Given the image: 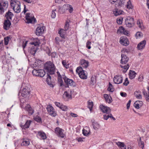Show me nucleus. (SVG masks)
Returning a JSON list of instances; mask_svg holds the SVG:
<instances>
[{
    "label": "nucleus",
    "instance_id": "nucleus-41",
    "mask_svg": "<svg viewBox=\"0 0 149 149\" xmlns=\"http://www.w3.org/2000/svg\"><path fill=\"white\" fill-rule=\"evenodd\" d=\"M10 39V38L7 36L6 37H5L4 38V44L5 45H7L9 41V39Z\"/></svg>",
    "mask_w": 149,
    "mask_h": 149
},
{
    "label": "nucleus",
    "instance_id": "nucleus-63",
    "mask_svg": "<svg viewBox=\"0 0 149 149\" xmlns=\"http://www.w3.org/2000/svg\"><path fill=\"white\" fill-rule=\"evenodd\" d=\"M121 19L120 18L117 19V22L118 24H121Z\"/></svg>",
    "mask_w": 149,
    "mask_h": 149
},
{
    "label": "nucleus",
    "instance_id": "nucleus-10",
    "mask_svg": "<svg viewBox=\"0 0 149 149\" xmlns=\"http://www.w3.org/2000/svg\"><path fill=\"white\" fill-rule=\"evenodd\" d=\"M47 109L49 115L55 117L56 115V113L54 111V108L51 105H47Z\"/></svg>",
    "mask_w": 149,
    "mask_h": 149
},
{
    "label": "nucleus",
    "instance_id": "nucleus-32",
    "mask_svg": "<svg viewBox=\"0 0 149 149\" xmlns=\"http://www.w3.org/2000/svg\"><path fill=\"white\" fill-rule=\"evenodd\" d=\"M129 67V65L128 64L124 65H122V71L124 73H125Z\"/></svg>",
    "mask_w": 149,
    "mask_h": 149
},
{
    "label": "nucleus",
    "instance_id": "nucleus-62",
    "mask_svg": "<svg viewBox=\"0 0 149 149\" xmlns=\"http://www.w3.org/2000/svg\"><path fill=\"white\" fill-rule=\"evenodd\" d=\"M70 115L73 117H76L77 116V114L72 113H71L70 114Z\"/></svg>",
    "mask_w": 149,
    "mask_h": 149
},
{
    "label": "nucleus",
    "instance_id": "nucleus-11",
    "mask_svg": "<svg viewBox=\"0 0 149 149\" xmlns=\"http://www.w3.org/2000/svg\"><path fill=\"white\" fill-rule=\"evenodd\" d=\"M8 6V2L7 1H5L4 2L0 3V10L1 13L4 12V10L6 9Z\"/></svg>",
    "mask_w": 149,
    "mask_h": 149
},
{
    "label": "nucleus",
    "instance_id": "nucleus-61",
    "mask_svg": "<svg viewBox=\"0 0 149 149\" xmlns=\"http://www.w3.org/2000/svg\"><path fill=\"white\" fill-rule=\"evenodd\" d=\"M104 98L105 99V100H106L107 99H108V98H111V96H108L107 94H104Z\"/></svg>",
    "mask_w": 149,
    "mask_h": 149
},
{
    "label": "nucleus",
    "instance_id": "nucleus-35",
    "mask_svg": "<svg viewBox=\"0 0 149 149\" xmlns=\"http://www.w3.org/2000/svg\"><path fill=\"white\" fill-rule=\"evenodd\" d=\"M58 83L60 84V86H61L63 84V81L62 79L61 76H60L59 77H58Z\"/></svg>",
    "mask_w": 149,
    "mask_h": 149
},
{
    "label": "nucleus",
    "instance_id": "nucleus-40",
    "mask_svg": "<svg viewBox=\"0 0 149 149\" xmlns=\"http://www.w3.org/2000/svg\"><path fill=\"white\" fill-rule=\"evenodd\" d=\"M139 146L142 148L143 149L144 147V142L141 140V138L140 137L139 139Z\"/></svg>",
    "mask_w": 149,
    "mask_h": 149
},
{
    "label": "nucleus",
    "instance_id": "nucleus-48",
    "mask_svg": "<svg viewBox=\"0 0 149 149\" xmlns=\"http://www.w3.org/2000/svg\"><path fill=\"white\" fill-rule=\"evenodd\" d=\"M91 84L93 85L96 82V80L95 77H92L91 78Z\"/></svg>",
    "mask_w": 149,
    "mask_h": 149
},
{
    "label": "nucleus",
    "instance_id": "nucleus-33",
    "mask_svg": "<svg viewBox=\"0 0 149 149\" xmlns=\"http://www.w3.org/2000/svg\"><path fill=\"white\" fill-rule=\"evenodd\" d=\"M122 33H123L127 36L130 35L129 32L127 30H125L122 26Z\"/></svg>",
    "mask_w": 149,
    "mask_h": 149
},
{
    "label": "nucleus",
    "instance_id": "nucleus-52",
    "mask_svg": "<svg viewBox=\"0 0 149 149\" xmlns=\"http://www.w3.org/2000/svg\"><path fill=\"white\" fill-rule=\"evenodd\" d=\"M45 48L46 49H45L44 48V50L48 54H49L50 53V50L49 48L47 47H45Z\"/></svg>",
    "mask_w": 149,
    "mask_h": 149
},
{
    "label": "nucleus",
    "instance_id": "nucleus-9",
    "mask_svg": "<svg viewBox=\"0 0 149 149\" xmlns=\"http://www.w3.org/2000/svg\"><path fill=\"white\" fill-rule=\"evenodd\" d=\"M45 29V27L42 25H39L38 26L36 31V35L38 36L42 35Z\"/></svg>",
    "mask_w": 149,
    "mask_h": 149
},
{
    "label": "nucleus",
    "instance_id": "nucleus-31",
    "mask_svg": "<svg viewBox=\"0 0 149 149\" xmlns=\"http://www.w3.org/2000/svg\"><path fill=\"white\" fill-rule=\"evenodd\" d=\"M30 144V142L28 139H24L21 143L22 146H28Z\"/></svg>",
    "mask_w": 149,
    "mask_h": 149
},
{
    "label": "nucleus",
    "instance_id": "nucleus-27",
    "mask_svg": "<svg viewBox=\"0 0 149 149\" xmlns=\"http://www.w3.org/2000/svg\"><path fill=\"white\" fill-rule=\"evenodd\" d=\"M31 122V120H27L25 124L24 125L22 126V128L24 129L28 128L29 127Z\"/></svg>",
    "mask_w": 149,
    "mask_h": 149
},
{
    "label": "nucleus",
    "instance_id": "nucleus-14",
    "mask_svg": "<svg viewBox=\"0 0 149 149\" xmlns=\"http://www.w3.org/2000/svg\"><path fill=\"white\" fill-rule=\"evenodd\" d=\"M30 13H27L26 15L25 19L27 21V23H31L33 21L36 20V19L34 17H30Z\"/></svg>",
    "mask_w": 149,
    "mask_h": 149
},
{
    "label": "nucleus",
    "instance_id": "nucleus-22",
    "mask_svg": "<svg viewBox=\"0 0 149 149\" xmlns=\"http://www.w3.org/2000/svg\"><path fill=\"white\" fill-rule=\"evenodd\" d=\"M136 74V73L134 71L130 70L129 74L130 78L131 79H133L135 77Z\"/></svg>",
    "mask_w": 149,
    "mask_h": 149
},
{
    "label": "nucleus",
    "instance_id": "nucleus-49",
    "mask_svg": "<svg viewBox=\"0 0 149 149\" xmlns=\"http://www.w3.org/2000/svg\"><path fill=\"white\" fill-rule=\"evenodd\" d=\"M64 95L68 98H70L71 97V96L70 94H69L68 93L65 91L64 93Z\"/></svg>",
    "mask_w": 149,
    "mask_h": 149
},
{
    "label": "nucleus",
    "instance_id": "nucleus-19",
    "mask_svg": "<svg viewBox=\"0 0 149 149\" xmlns=\"http://www.w3.org/2000/svg\"><path fill=\"white\" fill-rule=\"evenodd\" d=\"M110 118L111 119H113V120H115V118L112 116L111 113H106L103 115V118L104 119L107 120L109 118Z\"/></svg>",
    "mask_w": 149,
    "mask_h": 149
},
{
    "label": "nucleus",
    "instance_id": "nucleus-2",
    "mask_svg": "<svg viewBox=\"0 0 149 149\" xmlns=\"http://www.w3.org/2000/svg\"><path fill=\"white\" fill-rule=\"evenodd\" d=\"M76 71L78 73L80 78L82 79H86L87 78V74L85 72L86 71L83 70L81 67L79 66L77 68Z\"/></svg>",
    "mask_w": 149,
    "mask_h": 149
},
{
    "label": "nucleus",
    "instance_id": "nucleus-60",
    "mask_svg": "<svg viewBox=\"0 0 149 149\" xmlns=\"http://www.w3.org/2000/svg\"><path fill=\"white\" fill-rule=\"evenodd\" d=\"M106 102H108V103H110L111 102V98H108V99L105 100Z\"/></svg>",
    "mask_w": 149,
    "mask_h": 149
},
{
    "label": "nucleus",
    "instance_id": "nucleus-45",
    "mask_svg": "<svg viewBox=\"0 0 149 149\" xmlns=\"http://www.w3.org/2000/svg\"><path fill=\"white\" fill-rule=\"evenodd\" d=\"M69 27V24L68 22L67 21L66 22L65 24V25L64 29L65 31L67 30Z\"/></svg>",
    "mask_w": 149,
    "mask_h": 149
},
{
    "label": "nucleus",
    "instance_id": "nucleus-44",
    "mask_svg": "<svg viewBox=\"0 0 149 149\" xmlns=\"http://www.w3.org/2000/svg\"><path fill=\"white\" fill-rule=\"evenodd\" d=\"M56 11V10L55 9L54 10H53L52 11L51 14V17L53 18H54L56 16V13L55 11Z\"/></svg>",
    "mask_w": 149,
    "mask_h": 149
},
{
    "label": "nucleus",
    "instance_id": "nucleus-38",
    "mask_svg": "<svg viewBox=\"0 0 149 149\" xmlns=\"http://www.w3.org/2000/svg\"><path fill=\"white\" fill-rule=\"evenodd\" d=\"M65 6H67V8H70L68 9H69V11L70 13H71L73 11V7H72V6H71L70 5L68 4H67L66 5H65Z\"/></svg>",
    "mask_w": 149,
    "mask_h": 149
},
{
    "label": "nucleus",
    "instance_id": "nucleus-5",
    "mask_svg": "<svg viewBox=\"0 0 149 149\" xmlns=\"http://www.w3.org/2000/svg\"><path fill=\"white\" fill-rule=\"evenodd\" d=\"M125 24L127 27L131 28L134 25V19L130 16H127L125 19Z\"/></svg>",
    "mask_w": 149,
    "mask_h": 149
},
{
    "label": "nucleus",
    "instance_id": "nucleus-6",
    "mask_svg": "<svg viewBox=\"0 0 149 149\" xmlns=\"http://www.w3.org/2000/svg\"><path fill=\"white\" fill-rule=\"evenodd\" d=\"M64 82L66 84L65 86V87H69V86L74 87L76 86V83L74 81L70 79H69L66 77L63 78Z\"/></svg>",
    "mask_w": 149,
    "mask_h": 149
},
{
    "label": "nucleus",
    "instance_id": "nucleus-37",
    "mask_svg": "<svg viewBox=\"0 0 149 149\" xmlns=\"http://www.w3.org/2000/svg\"><path fill=\"white\" fill-rule=\"evenodd\" d=\"M34 119L38 123H42V119L39 116H36L34 118Z\"/></svg>",
    "mask_w": 149,
    "mask_h": 149
},
{
    "label": "nucleus",
    "instance_id": "nucleus-64",
    "mask_svg": "<svg viewBox=\"0 0 149 149\" xmlns=\"http://www.w3.org/2000/svg\"><path fill=\"white\" fill-rule=\"evenodd\" d=\"M122 149H126V146L123 142H122Z\"/></svg>",
    "mask_w": 149,
    "mask_h": 149
},
{
    "label": "nucleus",
    "instance_id": "nucleus-56",
    "mask_svg": "<svg viewBox=\"0 0 149 149\" xmlns=\"http://www.w3.org/2000/svg\"><path fill=\"white\" fill-rule=\"evenodd\" d=\"M62 104H61V103H60L59 102H56L55 103V105H56L57 106V107H59L60 108H61V105H62Z\"/></svg>",
    "mask_w": 149,
    "mask_h": 149
},
{
    "label": "nucleus",
    "instance_id": "nucleus-57",
    "mask_svg": "<svg viewBox=\"0 0 149 149\" xmlns=\"http://www.w3.org/2000/svg\"><path fill=\"white\" fill-rule=\"evenodd\" d=\"M143 95L145 97L148 95V94H147V93L146 92V91L145 90H143Z\"/></svg>",
    "mask_w": 149,
    "mask_h": 149
},
{
    "label": "nucleus",
    "instance_id": "nucleus-23",
    "mask_svg": "<svg viewBox=\"0 0 149 149\" xmlns=\"http://www.w3.org/2000/svg\"><path fill=\"white\" fill-rule=\"evenodd\" d=\"M26 110L31 115L34 113V110L29 105H27L25 107Z\"/></svg>",
    "mask_w": 149,
    "mask_h": 149
},
{
    "label": "nucleus",
    "instance_id": "nucleus-16",
    "mask_svg": "<svg viewBox=\"0 0 149 149\" xmlns=\"http://www.w3.org/2000/svg\"><path fill=\"white\" fill-rule=\"evenodd\" d=\"M146 43V41L145 40H144L141 42H140L137 45V48L139 49H142L145 47Z\"/></svg>",
    "mask_w": 149,
    "mask_h": 149
},
{
    "label": "nucleus",
    "instance_id": "nucleus-24",
    "mask_svg": "<svg viewBox=\"0 0 149 149\" xmlns=\"http://www.w3.org/2000/svg\"><path fill=\"white\" fill-rule=\"evenodd\" d=\"M80 63L82 67L84 68H86L88 65V63L84 60L81 61Z\"/></svg>",
    "mask_w": 149,
    "mask_h": 149
},
{
    "label": "nucleus",
    "instance_id": "nucleus-13",
    "mask_svg": "<svg viewBox=\"0 0 149 149\" xmlns=\"http://www.w3.org/2000/svg\"><path fill=\"white\" fill-rule=\"evenodd\" d=\"M100 107L102 111L104 113H109L111 111L109 107L105 106L103 105H100Z\"/></svg>",
    "mask_w": 149,
    "mask_h": 149
},
{
    "label": "nucleus",
    "instance_id": "nucleus-42",
    "mask_svg": "<svg viewBox=\"0 0 149 149\" xmlns=\"http://www.w3.org/2000/svg\"><path fill=\"white\" fill-rule=\"evenodd\" d=\"M60 109L63 111H67L68 109V108L67 106L63 105L62 104Z\"/></svg>",
    "mask_w": 149,
    "mask_h": 149
},
{
    "label": "nucleus",
    "instance_id": "nucleus-12",
    "mask_svg": "<svg viewBox=\"0 0 149 149\" xmlns=\"http://www.w3.org/2000/svg\"><path fill=\"white\" fill-rule=\"evenodd\" d=\"M11 21L10 20L6 19L4 21L3 28L4 29L7 30L10 28Z\"/></svg>",
    "mask_w": 149,
    "mask_h": 149
},
{
    "label": "nucleus",
    "instance_id": "nucleus-17",
    "mask_svg": "<svg viewBox=\"0 0 149 149\" xmlns=\"http://www.w3.org/2000/svg\"><path fill=\"white\" fill-rule=\"evenodd\" d=\"M113 81L115 84H118L121 83V76L116 75L113 78Z\"/></svg>",
    "mask_w": 149,
    "mask_h": 149
},
{
    "label": "nucleus",
    "instance_id": "nucleus-58",
    "mask_svg": "<svg viewBox=\"0 0 149 149\" xmlns=\"http://www.w3.org/2000/svg\"><path fill=\"white\" fill-rule=\"evenodd\" d=\"M117 34H120L121 33V26H120L119 29L117 30Z\"/></svg>",
    "mask_w": 149,
    "mask_h": 149
},
{
    "label": "nucleus",
    "instance_id": "nucleus-7",
    "mask_svg": "<svg viewBox=\"0 0 149 149\" xmlns=\"http://www.w3.org/2000/svg\"><path fill=\"white\" fill-rule=\"evenodd\" d=\"M64 131V130L62 129L57 127L55 129L54 132L58 137L63 138L65 136Z\"/></svg>",
    "mask_w": 149,
    "mask_h": 149
},
{
    "label": "nucleus",
    "instance_id": "nucleus-46",
    "mask_svg": "<svg viewBox=\"0 0 149 149\" xmlns=\"http://www.w3.org/2000/svg\"><path fill=\"white\" fill-rule=\"evenodd\" d=\"M91 42L88 41L86 43V47L88 49H90L91 48Z\"/></svg>",
    "mask_w": 149,
    "mask_h": 149
},
{
    "label": "nucleus",
    "instance_id": "nucleus-50",
    "mask_svg": "<svg viewBox=\"0 0 149 149\" xmlns=\"http://www.w3.org/2000/svg\"><path fill=\"white\" fill-rule=\"evenodd\" d=\"M129 82L128 81V78H126L125 79V82L123 83L124 85L125 86H127L129 84Z\"/></svg>",
    "mask_w": 149,
    "mask_h": 149
},
{
    "label": "nucleus",
    "instance_id": "nucleus-3",
    "mask_svg": "<svg viewBox=\"0 0 149 149\" xmlns=\"http://www.w3.org/2000/svg\"><path fill=\"white\" fill-rule=\"evenodd\" d=\"M30 44L32 45H34V46L30 47L28 49V52L31 54L34 55L35 54L37 51V46L39 44L37 42H30Z\"/></svg>",
    "mask_w": 149,
    "mask_h": 149
},
{
    "label": "nucleus",
    "instance_id": "nucleus-54",
    "mask_svg": "<svg viewBox=\"0 0 149 149\" xmlns=\"http://www.w3.org/2000/svg\"><path fill=\"white\" fill-rule=\"evenodd\" d=\"M27 41H26L25 42H23V45H22V47L23 49H24L25 48L26 46V44L28 42Z\"/></svg>",
    "mask_w": 149,
    "mask_h": 149
},
{
    "label": "nucleus",
    "instance_id": "nucleus-43",
    "mask_svg": "<svg viewBox=\"0 0 149 149\" xmlns=\"http://www.w3.org/2000/svg\"><path fill=\"white\" fill-rule=\"evenodd\" d=\"M135 36L136 38L140 37L143 36L142 33L140 32H137L135 34Z\"/></svg>",
    "mask_w": 149,
    "mask_h": 149
},
{
    "label": "nucleus",
    "instance_id": "nucleus-34",
    "mask_svg": "<svg viewBox=\"0 0 149 149\" xmlns=\"http://www.w3.org/2000/svg\"><path fill=\"white\" fill-rule=\"evenodd\" d=\"M88 108L89 109L90 111H91L93 107V102L92 101L90 102L88 101Z\"/></svg>",
    "mask_w": 149,
    "mask_h": 149
},
{
    "label": "nucleus",
    "instance_id": "nucleus-55",
    "mask_svg": "<svg viewBox=\"0 0 149 149\" xmlns=\"http://www.w3.org/2000/svg\"><path fill=\"white\" fill-rule=\"evenodd\" d=\"M143 79V76L142 75H140L139 77L138 80L140 81H142Z\"/></svg>",
    "mask_w": 149,
    "mask_h": 149
},
{
    "label": "nucleus",
    "instance_id": "nucleus-18",
    "mask_svg": "<svg viewBox=\"0 0 149 149\" xmlns=\"http://www.w3.org/2000/svg\"><path fill=\"white\" fill-rule=\"evenodd\" d=\"M13 15V13L9 10L6 13L5 17L6 18V19L11 20Z\"/></svg>",
    "mask_w": 149,
    "mask_h": 149
},
{
    "label": "nucleus",
    "instance_id": "nucleus-30",
    "mask_svg": "<svg viewBox=\"0 0 149 149\" xmlns=\"http://www.w3.org/2000/svg\"><path fill=\"white\" fill-rule=\"evenodd\" d=\"M92 125L95 130H98L100 127V125L96 122H92Z\"/></svg>",
    "mask_w": 149,
    "mask_h": 149
},
{
    "label": "nucleus",
    "instance_id": "nucleus-15",
    "mask_svg": "<svg viewBox=\"0 0 149 149\" xmlns=\"http://www.w3.org/2000/svg\"><path fill=\"white\" fill-rule=\"evenodd\" d=\"M129 44V42L126 36H122V45L124 46H127Z\"/></svg>",
    "mask_w": 149,
    "mask_h": 149
},
{
    "label": "nucleus",
    "instance_id": "nucleus-36",
    "mask_svg": "<svg viewBox=\"0 0 149 149\" xmlns=\"http://www.w3.org/2000/svg\"><path fill=\"white\" fill-rule=\"evenodd\" d=\"M127 8L129 9H132L133 7V6L132 5V4L131 3V2L130 1H129L127 2Z\"/></svg>",
    "mask_w": 149,
    "mask_h": 149
},
{
    "label": "nucleus",
    "instance_id": "nucleus-20",
    "mask_svg": "<svg viewBox=\"0 0 149 149\" xmlns=\"http://www.w3.org/2000/svg\"><path fill=\"white\" fill-rule=\"evenodd\" d=\"M129 58L126 55L122 54V64H125L127 63Z\"/></svg>",
    "mask_w": 149,
    "mask_h": 149
},
{
    "label": "nucleus",
    "instance_id": "nucleus-28",
    "mask_svg": "<svg viewBox=\"0 0 149 149\" xmlns=\"http://www.w3.org/2000/svg\"><path fill=\"white\" fill-rule=\"evenodd\" d=\"M134 95L136 98L138 99H141L142 98V96L141 94V92L136 91L134 93Z\"/></svg>",
    "mask_w": 149,
    "mask_h": 149
},
{
    "label": "nucleus",
    "instance_id": "nucleus-29",
    "mask_svg": "<svg viewBox=\"0 0 149 149\" xmlns=\"http://www.w3.org/2000/svg\"><path fill=\"white\" fill-rule=\"evenodd\" d=\"M38 135L40 136L41 138L42 139H45L47 138V136H46V134L45 133L43 132H38Z\"/></svg>",
    "mask_w": 149,
    "mask_h": 149
},
{
    "label": "nucleus",
    "instance_id": "nucleus-1",
    "mask_svg": "<svg viewBox=\"0 0 149 149\" xmlns=\"http://www.w3.org/2000/svg\"><path fill=\"white\" fill-rule=\"evenodd\" d=\"M44 69L48 73L47 74V77L46 81L47 84L52 87H54V85L52 84L51 81V77L50 74H54L55 71L54 65L50 61L47 62L44 65Z\"/></svg>",
    "mask_w": 149,
    "mask_h": 149
},
{
    "label": "nucleus",
    "instance_id": "nucleus-25",
    "mask_svg": "<svg viewBox=\"0 0 149 149\" xmlns=\"http://www.w3.org/2000/svg\"><path fill=\"white\" fill-rule=\"evenodd\" d=\"M13 9L15 12L19 13L20 12V5L13 6Z\"/></svg>",
    "mask_w": 149,
    "mask_h": 149
},
{
    "label": "nucleus",
    "instance_id": "nucleus-39",
    "mask_svg": "<svg viewBox=\"0 0 149 149\" xmlns=\"http://www.w3.org/2000/svg\"><path fill=\"white\" fill-rule=\"evenodd\" d=\"M63 30L62 29H61L58 31V33L60 34V36L62 38H65V34L63 33Z\"/></svg>",
    "mask_w": 149,
    "mask_h": 149
},
{
    "label": "nucleus",
    "instance_id": "nucleus-47",
    "mask_svg": "<svg viewBox=\"0 0 149 149\" xmlns=\"http://www.w3.org/2000/svg\"><path fill=\"white\" fill-rule=\"evenodd\" d=\"M114 13L115 16H117L121 14V11H118V10H116L114 12Z\"/></svg>",
    "mask_w": 149,
    "mask_h": 149
},
{
    "label": "nucleus",
    "instance_id": "nucleus-59",
    "mask_svg": "<svg viewBox=\"0 0 149 149\" xmlns=\"http://www.w3.org/2000/svg\"><path fill=\"white\" fill-rule=\"evenodd\" d=\"M77 139L78 142H82L84 141V138H78Z\"/></svg>",
    "mask_w": 149,
    "mask_h": 149
},
{
    "label": "nucleus",
    "instance_id": "nucleus-4",
    "mask_svg": "<svg viewBox=\"0 0 149 149\" xmlns=\"http://www.w3.org/2000/svg\"><path fill=\"white\" fill-rule=\"evenodd\" d=\"M32 73L33 75L42 77L45 75V72L43 69L37 70L34 69L33 70Z\"/></svg>",
    "mask_w": 149,
    "mask_h": 149
},
{
    "label": "nucleus",
    "instance_id": "nucleus-26",
    "mask_svg": "<svg viewBox=\"0 0 149 149\" xmlns=\"http://www.w3.org/2000/svg\"><path fill=\"white\" fill-rule=\"evenodd\" d=\"M10 5L12 7H13V6L20 5V3L17 0H11Z\"/></svg>",
    "mask_w": 149,
    "mask_h": 149
},
{
    "label": "nucleus",
    "instance_id": "nucleus-51",
    "mask_svg": "<svg viewBox=\"0 0 149 149\" xmlns=\"http://www.w3.org/2000/svg\"><path fill=\"white\" fill-rule=\"evenodd\" d=\"M83 133L84 135L87 136L89 134V132L85 130H83Z\"/></svg>",
    "mask_w": 149,
    "mask_h": 149
},
{
    "label": "nucleus",
    "instance_id": "nucleus-8",
    "mask_svg": "<svg viewBox=\"0 0 149 149\" xmlns=\"http://www.w3.org/2000/svg\"><path fill=\"white\" fill-rule=\"evenodd\" d=\"M30 92V89L27 86H25L19 93V95L21 94V95L22 97H26L29 94Z\"/></svg>",
    "mask_w": 149,
    "mask_h": 149
},
{
    "label": "nucleus",
    "instance_id": "nucleus-21",
    "mask_svg": "<svg viewBox=\"0 0 149 149\" xmlns=\"http://www.w3.org/2000/svg\"><path fill=\"white\" fill-rule=\"evenodd\" d=\"M142 102L140 101H137L134 103V106L135 108L138 109L141 107Z\"/></svg>",
    "mask_w": 149,
    "mask_h": 149
},
{
    "label": "nucleus",
    "instance_id": "nucleus-53",
    "mask_svg": "<svg viewBox=\"0 0 149 149\" xmlns=\"http://www.w3.org/2000/svg\"><path fill=\"white\" fill-rule=\"evenodd\" d=\"M107 90L111 92H113L114 91V89L113 86L110 87V88L108 87Z\"/></svg>",
    "mask_w": 149,
    "mask_h": 149
}]
</instances>
